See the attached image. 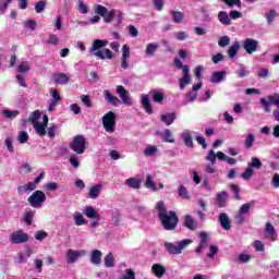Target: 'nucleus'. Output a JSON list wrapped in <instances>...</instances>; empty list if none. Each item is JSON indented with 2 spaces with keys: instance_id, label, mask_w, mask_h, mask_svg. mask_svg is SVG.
I'll return each instance as SVG.
<instances>
[{
  "instance_id": "obj_1",
  "label": "nucleus",
  "mask_w": 279,
  "mask_h": 279,
  "mask_svg": "<svg viewBox=\"0 0 279 279\" xmlns=\"http://www.w3.org/2000/svg\"><path fill=\"white\" fill-rule=\"evenodd\" d=\"M156 210H158V217L161 221L162 228L168 231L175 230L178 227V214L175 211H167V207H165V202L159 201L156 205Z\"/></svg>"
},
{
  "instance_id": "obj_2",
  "label": "nucleus",
  "mask_w": 279,
  "mask_h": 279,
  "mask_svg": "<svg viewBox=\"0 0 279 279\" xmlns=\"http://www.w3.org/2000/svg\"><path fill=\"white\" fill-rule=\"evenodd\" d=\"M104 47H108V40L96 39L93 41L89 51L95 56V58H98L99 60H114L117 54H114V52L108 48L104 49Z\"/></svg>"
},
{
  "instance_id": "obj_3",
  "label": "nucleus",
  "mask_w": 279,
  "mask_h": 279,
  "mask_svg": "<svg viewBox=\"0 0 279 279\" xmlns=\"http://www.w3.org/2000/svg\"><path fill=\"white\" fill-rule=\"evenodd\" d=\"M191 243H193V240L184 239V240L178 241L175 243L165 242L163 247H165L166 252H168V254H171L172 256H178V255L182 254V251L186 250V247H189V245H191Z\"/></svg>"
},
{
  "instance_id": "obj_4",
  "label": "nucleus",
  "mask_w": 279,
  "mask_h": 279,
  "mask_svg": "<svg viewBox=\"0 0 279 279\" xmlns=\"http://www.w3.org/2000/svg\"><path fill=\"white\" fill-rule=\"evenodd\" d=\"M102 128L109 133L112 134L117 129V113L113 111L107 112L102 117Z\"/></svg>"
},
{
  "instance_id": "obj_5",
  "label": "nucleus",
  "mask_w": 279,
  "mask_h": 279,
  "mask_svg": "<svg viewBox=\"0 0 279 279\" xmlns=\"http://www.w3.org/2000/svg\"><path fill=\"white\" fill-rule=\"evenodd\" d=\"M70 149L78 155L84 154L86 151V137L84 135L74 136L72 143H70Z\"/></svg>"
},
{
  "instance_id": "obj_6",
  "label": "nucleus",
  "mask_w": 279,
  "mask_h": 279,
  "mask_svg": "<svg viewBox=\"0 0 279 279\" xmlns=\"http://www.w3.org/2000/svg\"><path fill=\"white\" fill-rule=\"evenodd\" d=\"M259 104L265 112H271V104L279 108V94L275 93L267 98H260Z\"/></svg>"
},
{
  "instance_id": "obj_7",
  "label": "nucleus",
  "mask_w": 279,
  "mask_h": 279,
  "mask_svg": "<svg viewBox=\"0 0 279 279\" xmlns=\"http://www.w3.org/2000/svg\"><path fill=\"white\" fill-rule=\"evenodd\" d=\"M47 202V194L45 192L37 190L28 197V204L32 208L40 207V204H45Z\"/></svg>"
},
{
  "instance_id": "obj_8",
  "label": "nucleus",
  "mask_w": 279,
  "mask_h": 279,
  "mask_svg": "<svg viewBox=\"0 0 279 279\" xmlns=\"http://www.w3.org/2000/svg\"><path fill=\"white\" fill-rule=\"evenodd\" d=\"M10 241L13 245H21L22 243H27V241H29V234L20 229L10 234Z\"/></svg>"
},
{
  "instance_id": "obj_9",
  "label": "nucleus",
  "mask_w": 279,
  "mask_h": 279,
  "mask_svg": "<svg viewBox=\"0 0 279 279\" xmlns=\"http://www.w3.org/2000/svg\"><path fill=\"white\" fill-rule=\"evenodd\" d=\"M116 90L122 104H124L125 106H132V104H134L132 101V96H130V93L125 87H123V85H118Z\"/></svg>"
},
{
  "instance_id": "obj_10",
  "label": "nucleus",
  "mask_w": 279,
  "mask_h": 279,
  "mask_svg": "<svg viewBox=\"0 0 279 279\" xmlns=\"http://www.w3.org/2000/svg\"><path fill=\"white\" fill-rule=\"evenodd\" d=\"M82 256H86V251H75V250H68L66 252V263L68 265H73L74 263H77L78 258H82Z\"/></svg>"
},
{
  "instance_id": "obj_11",
  "label": "nucleus",
  "mask_w": 279,
  "mask_h": 279,
  "mask_svg": "<svg viewBox=\"0 0 279 279\" xmlns=\"http://www.w3.org/2000/svg\"><path fill=\"white\" fill-rule=\"evenodd\" d=\"M47 125H49V117L47 114H44L43 123L37 122L36 124H33V128L36 131V134H38V136H46Z\"/></svg>"
},
{
  "instance_id": "obj_12",
  "label": "nucleus",
  "mask_w": 279,
  "mask_h": 279,
  "mask_svg": "<svg viewBox=\"0 0 279 279\" xmlns=\"http://www.w3.org/2000/svg\"><path fill=\"white\" fill-rule=\"evenodd\" d=\"M209 234L205 231H201L198 234L199 245L195 248L196 254H202L206 247H208Z\"/></svg>"
},
{
  "instance_id": "obj_13",
  "label": "nucleus",
  "mask_w": 279,
  "mask_h": 279,
  "mask_svg": "<svg viewBox=\"0 0 279 279\" xmlns=\"http://www.w3.org/2000/svg\"><path fill=\"white\" fill-rule=\"evenodd\" d=\"M243 48L248 56H252V53H255V51L258 49V40L254 38H246L244 40Z\"/></svg>"
},
{
  "instance_id": "obj_14",
  "label": "nucleus",
  "mask_w": 279,
  "mask_h": 279,
  "mask_svg": "<svg viewBox=\"0 0 279 279\" xmlns=\"http://www.w3.org/2000/svg\"><path fill=\"white\" fill-rule=\"evenodd\" d=\"M102 95H104L105 101L109 102L111 106H114L116 108L121 106V100L119 99V97L112 95L110 90L105 89L102 92Z\"/></svg>"
},
{
  "instance_id": "obj_15",
  "label": "nucleus",
  "mask_w": 279,
  "mask_h": 279,
  "mask_svg": "<svg viewBox=\"0 0 279 279\" xmlns=\"http://www.w3.org/2000/svg\"><path fill=\"white\" fill-rule=\"evenodd\" d=\"M53 84H59L61 86H64L71 82V77L66 73H57L52 77Z\"/></svg>"
},
{
  "instance_id": "obj_16",
  "label": "nucleus",
  "mask_w": 279,
  "mask_h": 279,
  "mask_svg": "<svg viewBox=\"0 0 279 279\" xmlns=\"http://www.w3.org/2000/svg\"><path fill=\"white\" fill-rule=\"evenodd\" d=\"M183 77L179 78V86L181 90H184L189 84H191V69L184 68Z\"/></svg>"
},
{
  "instance_id": "obj_17",
  "label": "nucleus",
  "mask_w": 279,
  "mask_h": 279,
  "mask_svg": "<svg viewBox=\"0 0 279 279\" xmlns=\"http://www.w3.org/2000/svg\"><path fill=\"white\" fill-rule=\"evenodd\" d=\"M128 60H130V46L123 45L122 57H121V66L123 69H130V63L128 62Z\"/></svg>"
},
{
  "instance_id": "obj_18",
  "label": "nucleus",
  "mask_w": 279,
  "mask_h": 279,
  "mask_svg": "<svg viewBox=\"0 0 279 279\" xmlns=\"http://www.w3.org/2000/svg\"><path fill=\"white\" fill-rule=\"evenodd\" d=\"M218 221L222 228V230H231L232 225L230 222V216H228V214L226 213H221L218 217Z\"/></svg>"
},
{
  "instance_id": "obj_19",
  "label": "nucleus",
  "mask_w": 279,
  "mask_h": 279,
  "mask_svg": "<svg viewBox=\"0 0 279 279\" xmlns=\"http://www.w3.org/2000/svg\"><path fill=\"white\" fill-rule=\"evenodd\" d=\"M216 204L218 208H226L228 206V192L222 191L217 194Z\"/></svg>"
},
{
  "instance_id": "obj_20",
  "label": "nucleus",
  "mask_w": 279,
  "mask_h": 279,
  "mask_svg": "<svg viewBox=\"0 0 279 279\" xmlns=\"http://www.w3.org/2000/svg\"><path fill=\"white\" fill-rule=\"evenodd\" d=\"M183 226L187 228V230H197V228L199 227L197 221H195V219L191 215L185 216Z\"/></svg>"
},
{
  "instance_id": "obj_21",
  "label": "nucleus",
  "mask_w": 279,
  "mask_h": 279,
  "mask_svg": "<svg viewBox=\"0 0 279 279\" xmlns=\"http://www.w3.org/2000/svg\"><path fill=\"white\" fill-rule=\"evenodd\" d=\"M151 271L156 276V278H162L165 274H167V268H165L162 264H154L151 266Z\"/></svg>"
},
{
  "instance_id": "obj_22",
  "label": "nucleus",
  "mask_w": 279,
  "mask_h": 279,
  "mask_svg": "<svg viewBox=\"0 0 279 279\" xmlns=\"http://www.w3.org/2000/svg\"><path fill=\"white\" fill-rule=\"evenodd\" d=\"M226 80V71H216L211 74V84H221Z\"/></svg>"
},
{
  "instance_id": "obj_23",
  "label": "nucleus",
  "mask_w": 279,
  "mask_h": 279,
  "mask_svg": "<svg viewBox=\"0 0 279 279\" xmlns=\"http://www.w3.org/2000/svg\"><path fill=\"white\" fill-rule=\"evenodd\" d=\"M265 232L270 241L278 240V234L276 233V228H274V225H271V222L266 223Z\"/></svg>"
},
{
  "instance_id": "obj_24",
  "label": "nucleus",
  "mask_w": 279,
  "mask_h": 279,
  "mask_svg": "<svg viewBox=\"0 0 279 279\" xmlns=\"http://www.w3.org/2000/svg\"><path fill=\"white\" fill-rule=\"evenodd\" d=\"M101 256H104V253H101V251L93 250L90 253L92 265H101Z\"/></svg>"
},
{
  "instance_id": "obj_25",
  "label": "nucleus",
  "mask_w": 279,
  "mask_h": 279,
  "mask_svg": "<svg viewBox=\"0 0 279 279\" xmlns=\"http://www.w3.org/2000/svg\"><path fill=\"white\" fill-rule=\"evenodd\" d=\"M141 104L145 111L147 112V114H151L154 112V110L151 109V100H149V96L147 94H144L142 96Z\"/></svg>"
},
{
  "instance_id": "obj_26",
  "label": "nucleus",
  "mask_w": 279,
  "mask_h": 279,
  "mask_svg": "<svg viewBox=\"0 0 279 279\" xmlns=\"http://www.w3.org/2000/svg\"><path fill=\"white\" fill-rule=\"evenodd\" d=\"M32 191H36V183L34 182H28L27 184L17 187L19 195H24V193H29Z\"/></svg>"
},
{
  "instance_id": "obj_27",
  "label": "nucleus",
  "mask_w": 279,
  "mask_h": 279,
  "mask_svg": "<svg viewBox=\"0 0 279 279\" xmlns=\"http://www.w3.org/2000/svg\"><path fill=\"white\" fill-rule=\"evenodd\" d=\"M158 43H149L146 46L145 56L149 58H154L156 56V51H158Z\"/></svg>"
},
{
  "instance_id": "obj_28",
  "label": "nucleus",
  "mask_w": 279,
  "mask_h": 279,
  "mask_svg": "<svg viewBox=\"0 0 279 279\" xmlns=\"http://www.w3.org/2000/svg\"><path fill=\"white\" fill-rule=\"evenodd\" d=\"M145 189H149L153 191V193H156L158 191V185H156V182H154V178L151 174L146 175V181L144 182Z\"/></svg>"
},
{
  "instance_id": "obj_29",
  "label": "nucleus",
  "mask_w": 279,
  "mask_h": 279,
  "mask_svg": "<svg viewBox=\"0 0 279 279\" xmlns=\"http://www.w3.org/2000/svg\"><path fill=\"white\" fill-rule=\"evenodd\" d=\"M218 21L221 25H231L232 24V20L230 19V15H228V12L226 11H220L218 13Z\"/></svg>"
},
{
  "instance_id": "obj_30",
  "label": "nucleus",
  "mask_w": 279,
  "mask_h": 279,
  "mask_svg": "<svg viewBox=\"0 0 279 279\" xmlns=\"http://www.w3.org/2000/svg\"><path fill=\"white\" fill-rule=\"evenodd\" d=\"M181 138L184 141V144H185L186 147H189L190 149H193V147H195V144H193V136L191 135V132L184 131V132L181 134Z\"/></svg>"
},
{
  "instance_id": "obj_31",
  "label": "nucleus",
  "mask_w": 279,
  "mask_h": 279,
  "mask_svg": "<svg viewBox=\"0 0 279 279\" xmlns=\"http://www.w3.org/2000/svg\"><path fill=\"white\" fill-rule=\"evenodd\" d=\"M101 189H102V185H101V184L93 185V186L89 189V192H88L89 198H90V199H97V197H99V193H101Z\"/></svg>"
},
{
  "instance_id": "obj_32",
  "label": "nucleus",
  "mask_w": 279,
  "mask_h": 279,
  "mask_svg": "<svg viewBox=\"0 0 279 279\" xmlns=\"http://www.w3.org/2000/svg\"><path fill=\"white\" fill-rule=\"evenodd\" d=\"M239 49H241L239 41H234L233 45L229 47L228 56L230 60H234V58H236V53H239Z\"/></svg>"
},
{
  "instance_id": "obj_33",
  "label": "nucleus",
  "mask_w": 279,
  "mask_h": 279,
  "mask_svg": "<svg viewBox=\"0 0 279 279\" xmlns=\"http://www.w3.org/2000/svg\"><path fill=\"white\" fill-rule=\"evenodd\" d=\"M150 95L153 97V101L155 104H162V101H165V94L160 90H157V89H153L150 92Z\"/></svg>"
},
{
  "instance_id": "obj_34",
  "label": "nucleus",
  "mask_w": 279,
  "mask_h": 279,
  "mask_svg": "<svg viewBox=\"0 0 279 279\" xmlns=\"http://www.w3.org/2000/svg\"><path fill=\"white\" fill-rule=\"evenodd\" d=\"M177 113H165L161 116V121L165 123V125H172V123L175 121Z\"/></svg>"
},
{
  "instance_id": "obj_35",
  "label": "nucleus",
  "mask_w": 279,
  "mask_h": 279,
  "mask_svg": "<svg viewBox=\"0 0 279 279\" xmlns=\"http://www.w3.org/2000/svg\"><path fill=\"white\" fill-rule=\"evenodd\" d=\"M124 184L129 186L130 189L138 190L141 189V180L136 178H129L124 181Z\"/></svg>"
},
{
  "instance_id": "obj_36",
  "label": "nucleus",
  "mask_w": 279,
  "mask_h": 279,
  "mask_svg": "<svg viewBox=\"0 0 279 279\" xmlns=\"http://www.w3.org/2000/svg\"><path fill=\"white\" fill-rule=\"evenodd\" d=\"M84 215H85V217H87V219H98L99 217H101V216H99L97 210H95V208H93V206L86 207L84 210Z\"/></svg>"
},
{
  "instance_id": "obj_37",
  "label": "nucleus",
  "mask_w": 279,
  "mask_h": 279,
  "mask_svg": "<svg viewBox=\"0 0 279 279\" xmlns=\"http://www.w3.org/2000/svg\"><path fill=\"white\" fill-rule=\"evenodd\" d=\"M17 73H29L32 71V65H29L28 61H22L17 68H16Z\"/></svg>"
},
{
  "instance_id": "obj_38",
  "label": "nucleus",
  "mask_w": 279,
  "mask_h": 279,
  "mask_svg": "<svg viewBox=\"0 0 279 279\" xmlns=\"http://www.w3.org/2000/svg\"><path fill=\"white\" fill-rule=\"evenodd\" d=\"M251 169H263V161L258 157H252L251 161L247 163Z\"/></svg>"
},
{
  "instance_id": "obj_39",
  "label": "nucleus",
  "mask_w": 279,
  "mask_h": 279,
  "mask_svg": "<svg viewBox=\"0 0 279 279\" xmlns=\"http://www.w3.org/2000/svg\"><path fill=\"white\" fill-rule=\"evenodd\" d=\"M178 195L182 199H191V195L189 194V190L184 185H179L178 187Z\"/></svg>"
},
{
  "instance_id": "obj_40",
  "label": "nucleus",
  "mask_w": 279,
  "mask_h": 279,
  "mask_svg": "<svg viewBox=\"0 0 279 279\" xmlns=\"http://www.w3.org/2000/svg\"><path fill=\"white\" fill-rule=\"evenodd\" d=\"M160 136L166 143H175V138H173V134L169 129H166L163 134H160Z\"/></svg>"
},
{
  "instance_id": "obj_41",
  "label": "nucleus",
  "mask_w": 279,
  "mask_h": 279,
  "mask_svg": "<svg viewBox=\"0 0 279 279\" xmlns=\"http://www.w3.org/2000/svg\"><path fill=\"white\" fill-rule=\"evenodd\" d=\"M254 141H256V138L254 137V134L248 133L244 141V147L246 149H252V147H254Z\"/></svg>"
},
{
  "instance_id": "obj_42",
  "label": "nucleus",
  "mask_w": 279,
  "mask_h": 279,
  "mask_svg": "<svg viewBox=\"0 0 279 279\" xmlns=\"http://www.w3.org/2000/svg\"><path fill=\"white\" fill-rule=\"evenodd\" d=\"M105 267L107 268H112L114 267V255L112 253H108L106 256H105Z\"/></svg>"
},
{
  "instance_id": "obj_43",
  "label": "nucleus",
  "mask_w": 279,
  "mask_h": 279,
  "mask_svg": "<svg viewBox=\"0 0 279 279\" xmlns=\"http://www.w3.org/2000/svg\"><path fill=\"white\" fill-rule=\"evenodd\" d=\"M2 113L5 117V119H16V117L21 114L19 110H10V109H4Z\"/></svg>"
},
{
  "instance_id": "obj_44",
  "label": "nucleus",
  "mask_w": 279,
  "mask_h": 279,
  "mask_svg": "<svg viewBox=\"0 0 279 279\" xmlns=\"http://www.w3.org/2000/svg\"><path fill=\"white\" fill-rule=\"evenodd\" d=\"M74 223L75 226H86V218L80 213L74 214Z\"/></svg>"
},
{
  "instance_id": "obj_45",
  "label": "nucleus",
  "mask_w": 279,
  "mask_h": 279,
  "mask_svg": "<svg viewBox=\"0 0 279 279\" xmlns=\"http://www.w3.org/2000/svg\"><path fill=\"white\" fill-rule=\"evenodd\" d=\"M40 117H43V113H40V111L35 110L29 114V121L31 123H33V125H36V123L38 122V119H40Z\"/></svg>"
},
{
  "instance_id": "obj_46",
  "label": "nucleus",
  "mask_w": 279,
  "mask_h": 279,
  "mask_svg": "<svg viewBox=\"0 0 279 279\" xmlns=\"http://www.w3.org/2000/svg\"><path fill=\"white\" fill-rule=\"evenodd\" d=\"M254 177V169L247 166V168L242 172L241 178H243L245 181H248Z\"/></svg>"
},
{
  "instance_id": "obj_47",
  "label": "nucleus",
  "mask_w": 279,
  "mask_h": 279,
  "mask_svg": "<svg viewBox=\"0 0 279 279\" xmlns=\"http://www.w3.org/2000/svg\"><path fill=\"white\" fill-rule=\"evenodd\" d=\"M158 153V147L156 146H151V145H147L145 150H144V156H155Z\"/></svg>"
},
{
  "instance_id": "obj_48",
  "label": "nucleus",
  "mask_w": 279,
  "mask_h": 279,
  "mask_svg": "<svg viewBox=\"0 0 279 279\" xmlns=\"http://www.w3.org/2000/svg\"><path fill=\"white\" fill-rule=\"evenodd\" d=\"M252 206H254L253 203H245L239 208L238 213H240V215H247V213H250L252 209Z\"/></svg>"
},
{
  "instance_id": "obj_49",
  "label": "nucleus",
  "mask_w": 279,
  "mask_h": 279,
  "mask_svg": "<svg viewBox=\"0 0 279 279\" xmlns=\"http://www.w3.org/2000/svg\"><path fill=\"white\" fill-rule=\"evenodd\" d=\"M172 17L174 23H182L184 21V13L180 11H172Z\"/></svg>"
},
{
  "instance_id": "obj_50",
  "label": "nucleus",
  "mask_w": 279,
  "mask_h": 279,
  "mask_svg": "<svg viewBox=\"0 0 279 279\" xmlns=\"http://www.w3.org/2000/svg\"><path fill=\"white\" fill-rule=\"evenodd\" d=\"M17 141L22 144L27 143L29 141V134L25 131H21L17 135Z\"/></svg>"
},
{
  "instance_id": "obj_51",
  "label": "nucleus",
  "mask_w": 279,
  "mask_h": 279,
  "mask_svg": "<svg viewBox=\"0 0 279 279\" xmlns=\"http://www.w3.org/2000/svg\"><path fill=\"white\" fill-rule=\"evenodd\" d=\"M34 220V211L27 210L24 215V221L27 226H32V221Z\"/></svg>"
},
{
  "instance_id": "obj_52",
  "label": "nucleus",
  "mask_w": 279,
  "mask_h": 279,
  "mask_svg": "<svg viewBox=\"0 0 279 279\" xmlns=\"http://www.w3.org/2000/svg\"><path fill=\"white\" fill-rule=\"evenodd\" d=\"M195 99H197V92H189L184 105L187 106V104L193 102Z\"/></svg>"
},
{
  "instance_id": "obj_53",
  "label": "nucleus",
  "mask_w": 279,
  "mask_h": 279,
  "mask_svg": "<svg viewBox=\"0 0 279 279\" xmlns=\"http://www.w3.org/2000/svg\"><path fill=\"white\" fill-rule=\"evenodd\" d=\"M206 160H208L210 165L217 163V154L215 153V150L208 151V155L206 156Z\"/></svg>"
},
{
  "instance_id": "obj_54",
  "label": "nucleus",
  "mask_w": 279,
  "mask_h": 279,
  "mask_svg": "<svg viewBox=\"0 0 279 279\" xmlns=\"http://www.w3.org/2000/svg\"><path fill=\"white\" fill-rule=\"evenodd\" d=\"M117 14V11L111 10L107 11L106 15H104L105 23H112V19H114V15Z\"/></svg>"
},
{
  "instance_id": "obj_55",
  "label": "nucleus",
  "mask_w": 279,
  "mask_h": 279,
  "mask_svg": "<svg viewBox=\"0 0 279 279\" xmlns=\"http://www.w3.org/2000/svg\"><path fill=\"white\" fill-rule=\"evenodd\" d=\"M77 10L81 14H88V7L84 3V0H78Z\"/></svg>"
},
{
  "instance_id": "obj_56",
  "label": "nucleus",
  "mask_w": 279,
  "mask_h": 279,
  "mask_svg": "<svg viewBox=\"0 0 279 279\" xmlns=\"http://www.w3.org/2000/svg\"><path fill=\"white\" fill-rule=\"evenodd\" d=\"M223 60H226V56L221 54V52L211 57V62H214V64H219V62H223Z\"/></svg>"
},
{
  "instance_id": "obj_57",
  "label": "nucleus",
  "mask_w": 279,
  "mask_h": 279,
  "mask_svg": "<svg viewBox=\"0 0 279 279\" xmlns=\"http://www.w3.org/2000/svg\"><path fill=\"white\" fill-rule=\"evenodd\" d=\"M121 279H136V272L132 268H129L124 270V276Z\"/></svg>"
},
{
  "instance_id": "obj_58",
  "label": "nucleus",
  "mask_w": 279,
  "mask_h": 279,
  "mask_svg": "<svg viewBox=\"0 0 279 279\" xmlns=\"http://www.w3.org/2000/svg\"><path fill=\"white\" fill-rule=\"evenodd\" d=\"M81 101H82V104H84V106H86V108H93V102L90 101V96L82 95Z\"/></svg>"
},
{
  "instance_id": "obj_59",
  "label": "nucleus",
  "mask_w": 279,
  "mask_h": 279,
  "mask_svg": "<svg viewBox=\"0 0 279 279\" xmlns=\"http://www.w3.org/2000/svg\"><path fill=\"white\" fill-rule=\"evenodd\" d=\"M250 75V71L245 68V65L240 64V71H238V77L243 78Z\"/></svg>"
},
{
  "instance_id": "obj_60",
  "label": "nucleus",
  "mask_w": 279,
  "mask_h": 279,
  "mask_svg": "<svg viewBox=\"0 0 279 279\" xmlns=\"http://www.w3.org/2000/svg\"><path fill=\"white\" fill-rule=\"evenodd\" d=\"M265 16L267 19L268 25H271V23H274V20L276 19V10H270L265 14Z\"/></svg>"
},
{
  "instance_id": "obj_61",
  "label": "nucleus",
  "mask_w": 279,
  "mask_h": 279,
  "mask_svg": "<svg viewBox=\"0 0 279 279\" xmlns=\"http://www.w3.org/2000/svg\"><path fill=\"white\" fill-rule=\"evenodd\" d=\"M49 234L47 231L39 230L35 233L36 241H45Z\"/></svg>"
},
{
  "instance_id": "obj_62",
  "label": "nucleus",
  "mask_w": 279,
  "mask_h": 279,
  "mask_svg": "<svg viewBox=\"0 0 279 279\" xmlns=\"http://www.w3.org/2000/svg\"><path fill=\"white\" fill-rule=\"evenodd\" d=\"M257 76L262 80H267V77H269V70L265 68L259 69L257 72Z\"/></svg>"
},
{
  "instance_id": "obj_63",
  "label": "nucleus",
  "mask_w": 279,
  "mask_h": 279,
  "mask_svg": "<svg viewBox=\"0 0 279 279\" xmlns=\"http://www.w3.org/2000/svg\"><path fill=\"white\" fill-rule=\"evenodd\" d=\"M231 191L234 194L235 199H241V194H240L241 189H239V185L232 183L231 184Z\"/></svg>"
},
{
  "instance_id": "obj_64",
  "label": "nucleus",
  "mask_w": 279,
  "mask_h": 279,
  "mask_svg": "<svg viewBox=\"0 0 279 279\" xmlns=\"http://www.w3.org/2000/svg\"><path fill=\"white\" fill-rule=\"evenodd\" d=\"M228 45H230V37H228V36L220 37V39L218 40V46L219 47H228Z\"/></svg>"
}]
</instances>
